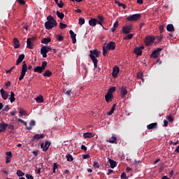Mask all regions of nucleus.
I'll use <instances>...</instances> for the list:
<instances>
[{"label":"nucleus","instance_id":"nucleus-1","mask_svg":"<svg viewBox=\"0 0 179 179\" xmlns=\"http://www.w3.org/2000/svg\"><path fill=\"white\" fill-rule=\"evenodd\" d=\"M47 22H45V27L47 30H51L53 27H55L58 24L57 20L54 19V17L49 15L47 17Z\"/></svg>","mask_w":179,"mask_h":179},{"label":"nucleus","instance_id":"nucleus-3","mask_svg":"<svg viewBox=\"0 0 179 179\" xmlns=\"http://www.w3.org/2000/svg\"><path fill=\"white\" fill-rule=\"evenodd\" d=\"M142 17V14H134L131 15H129L127 17V20L128 22H136L137 20H139Z\"/></svg>","mask_w":179,"mask_h":179},{"label":"nucleus","instance_id":"nucleus-37","mask_svg":"<svg viewBox=\"0 0 179 179\" xmlns=\"http://www.w3.org/2000/svg\"><path fill=\"white\" fill-rule=\"evenodd\" d=\"M56 39L57 41H64V36L59 34L56 35Z\"/></svg>","mask_w":179,"mask_h":179},{"label":"nucleus","instance_id":"nucleus-2","mask_svg":"<svg viewBox=\"0 0 179 179\" xmlns=\"http://www.w3.org/2000/svg\"><path fill=\"white\" fill-rule=\"evenodd\" d=\"M100 55V52L97 50H90V58H91L93 64H94V68H97V63L99 62V60H97V58H99Z\"/></svg>","mask_w":179,"mask_h":179},{"label":"nucleus","instance_id":"nucleus-52","mask_svg":"<svg viewBox=\"0 0 179 179\" xmlns=\"http://www.w3.org/2000/svg\"><path fill=\"white\" fill-rule=\"evenodd\" d=\"M6 157H8V159H10L13 157L12 152L10 151L6 152Z\"/></svg>","mask_w":179,"mask_h":179},{"label":"nucleus","instance_id":"nucleus-55","mask_svg":"<svg viewBox=\"0 0 179 179\" xmlns=\"http://www.w3.org/2000/svg\"><path fill=\"white\" fill-rule=\"evenodd\" d=\"M2 111H4L5 113H8L9 111V105H6L3 109Z\"/></svg>","mask_w":179,"mask_h":179},{"label":"nucleus","instance_id":"nucleus-44","mask_svg":"<svg viewBox=\"0 0 179 179\" xmlns=\"http://www.w3.org/2000/svg\"><path fill=\"white\" fill-rule=\"evenodd\" d=\"M20 114L21 115H27V112L24 110L23 108H20Z\"/></svg>","mask_w":179,"mask_h":179},{"label":"nucleus","instance_id":"nucleus-54","mask_svg":"<svg viewBox=\"0 0 179 179\" xmlns=\"http://www.w3.org/2000/svg\"><path fill=\"white\" fill-rule=\"evenodd\" d=\"M121 179H127L128 178L127 177V173L125 172H123L121 176H120Z\"/></svg>","mask_w":179,"mask_h":179},{"label":"nucleus","instance_id":"nucleus-28","mask_svg":"<svg viewBox=\"0 0 179 179\" xmlns=\"http://www.w3.org/2000/svg\"><path fill=\"white\" fill-rule=\"evenodd\" d=\"M166 30L168 31H171L173 32L174 31V25H173L172 24H169L166 26Z\"/></svg>","mask_w":179,"mask_h":179},{"label":"nucleus","instance_id":"nucleus-16","mask_svg":"<svg viewBox=\"0 0 179 179\" xmlns=\"http://www.w3.org/2000/svg\"><path fill=\"white\" fill-rule=\"evenodd\" d=\"M34 47V43L30 41V39L27 40V48H29V50H33Z\"/></svg>","mask_w":179,"mask_h":179},{"label":"nucleus","instance_id":"nucleus-42","mask_svg":"<svg viewBox=\"0 0 179 179\" xmlns=\"http://www.w3.org/2000/svg\"><path fill=\"white\" fill-rule=\"evenodd\" d=\"M68 27V25L66 24H64L62 22L59 23V28L64 30V29H66Z\"/></svg>","mask_w":179,"mask_h":179},{"label":"nucleus","instance_id":"nucleus-10","mask_svg":"<svg viewBox=\"0 0 179 179\" xmlns=\"http://www.w3.org/2000/svg\"><path fill=\"white\" fill-rule=\"evenodd\" d=\"M6 128H8V124L4 122L0 123V134L2 132H5L6 131Z\"/></svg>","mask_w":179,"mask_h":179},{"label":"nucleus","instance_id":"nucleus-50","mask_svg":"<svg viewBox=\"0 0 179 179\" xmlns=\"http://www.w3.org/2000/svg\"><path fill=\"white\" fill-rule=\"evenodd\" d=\"M57 6H59V8H64V5H65V4L62 1V0H60L59 2H58V4H57Z\"/></svg>","mask_w":179,"mask_h":179},{"label":"nucleus","instance_id":"nucleus-35","mask_svg":"<svg viewBox=\"0 0 179 179\" xmlns=\"http://www.w3.org/2000/svg\"><path fill=\"white\" fill-rule=\"evenodd\" d=\"M10 103H13L16 99L15 98V93L13 92H10V97L9 98Z\"/></svg>","mask_w":179,"mask_h":179},{"label":"nucleus","instance_id":"nucleus-46","mask_svg":"<svg viewBox=\"0 0 179 179\" xmlns=\"http://www.w3.org/2000/svg\"><path fill=\"white\" fill-rule=\"evenodd\" d=\"M97 19H98V20H99V22H101L102 23H104V17H103L102 15H99L97 16Z\"/></svg>","mask_w":179,"mask_h":179},{"label":"nucleus","instance_id":"nucleus-6","mask_svg":"<svg viewBox=\"0 0 179 179\" xmlns=\"http://www.w3.org/2000/svg\"><path fill=\"white\" fill-rule=\"evenodd\" d=\"M50 146H51V142H50L49 141H46L45 142V144L43 143L41 144V149H43V152H47Z\"/></svg>","mask_w":179,"mask_h":179},{"label":"nucleus","instance_id":"nucleus-56","mask_svg":"<svg viewBox=\"0 0 179 179\" xmlns=\"http://www.w3.org/2000/svg\"><path fill=\"white\" fill-rule=\"evenodd\" d=\"M17 2L18 3H20V5H25L26 4V1H24V0H17Z\"/></svg>","mask_w":179,"mask_h":179},{"label":"nucleus","instance_id":"nucleus-31","mask_svg":"<svg viewBox=\"0 0 179 179\" xmlns=\"http://www.w3.org/2000/svg\"><path fill=\"white\" fill-rule=\"evenodd\" d=\"M41 54H48V50H47V46H43L41 48Z\"/></svg>","mask_w":179,"mask_h":179},{"label":"nucleus","instance_id":"nucleus-20","mask_svg":"<svg viewBox=\"0 0 179 179\" xmlns=\"http://www.w3.org/2000/svg\"><path fill=\"white\" fill-rule=\"evenodd\" d=\"M27 72V64H26V62L24 61L22 62V73H26Z\"/></svg>","mask_w":179,"mask_h":179},{"label":"nucleus","instance_id":"nucleus-51","mask_svg":"<svg viewBox=\"0 0 179 179\" xmlns=\"http://www.w3.org/2000/svg\"><path fill=\"white\" fill-rule=\"evenodd\" d=\"M93 166L94 167V169H99L100 167V164H99V162H94Z\"/></svg>","mask_w":179,"mask_h":179},{"label":"nucleus","instance_id":"nucleus-22","mask_svg":"<svg viewBox=\"0 0 179 179\" xmlns=\"http://www.w3.org/2000/svg\"><path fill=\"white\" fill-rule=\"evenodd\" d=\"M34 72H38V73H43V72H44V70L43 69V68L40 66H36L34 69Z\"/></svg>","mask_w":179,"mask_h":179},{"label":"nucleus","instance_id":"nucleus-64","mask_svg":"<svg viewBox=\"0 0 179 179\" xmlns=\"http://www.w3.org/2000/svg\"><path fill=\"white\" fill-rule=\"evenodd\" d=\"M157 41H159L160 43V41H162V40H163V35L157 36Z\"/></svg>","mask_w":179,"mask_h":179},{"label":"nucleus","instance_id":"nucleus-39","mask_svg":"<svg viewBox=\"0 0 179 179\" xmlns=\"http://www.w3.org/2000/svg\"><path fill=\"white\" fill-rule=\"evenodd\" d=\"M134 37L133 34H130L124 37V40H131Z\"/></svg>","mask_w":179,"mask_h":179},{"label":"nucleus","instance_id":"nucleus-19","mask_svg":"<svg viewBox=\"0 0 179 179\" xmlns=\"http://www.w3.org/2000/svg\"><path fill=\"white\" fill-rule=\"evenodd\" d=\"M36 103H44V97L43 95H38L36 99H35Z\"/></svg>","mask_w":179,"mask_h":179},{"label":"nucleus","instance_id":"nucleus-40","mask_svg":"<svg viewBox=\"0 0 179 179\" xmlns=\"http://www.w3.org/2000/svg\"><path fill=\"white\" fill-rule=\"evenodd\" d=\"M108 52V50H107V48L106 46H103V57H106L107 55Z\"/></svg>","mask_w":179,"mask_h":179},{"label":"nucleus","instance_id":"nucleus-53","mask_svg":"<svg viewBox=\"0 0 179 179\" xmlns=\"http://www.w3.org/2000/svg\"><path fill=\"white\" fill-rule=\"evenodd\" d=\"M36 170H35V173H36V174H41V169L38 168L37 166H36Z\"/></svg>","mask_w":179,"mask_h":179},{"label":"nucleus","instance_id":"nucleus-29","mask_svg":"<svg viewBox=\"0 0 179 179\" xmlns=\"http://www.w3.org/2000/svg\"><path fill=\"white\" fill-rule=\"evenodd\" d=\"M52 75V72L50 70H46L45 73L43 74V76L50 78Z\"/></svg>","mask_w":179,"mask_h":179},{"label":"nucleus","instance_id":"nucleus-18","mask_svg":"<svg viewBox=\"0 0 179 179\" xmlns=\"http://www.w3.org/2000/svg\"><path fill=\"white\" fill-rule=\"evenodd\" d=\"M24 55L22 54L20 55L17 61H16V65H19V64H20L21 62H22V61L24 59Z\"/></svg>","mask_w":179,"mask_h":179},{"label":"nucleus","instance_id":"nucleus-62","mask_svg":"<svg viewBox=\"0 0 179 179\" xmlns=\"http://www.w3.org/2000/svg\"><path fill=\"white\" fill-rule=\"evenodd\" d=\"M31 127H36V122L34 120H31L29 122Z\"/></svg>","mask_w":179,"mask_h":179},{"label":"nucleus","instance_id":"nucleus-30","mask_svg":"<svg viewBox=\"0 0 179 179\" xmlns=\"http://www.w3.org/2000/svg\"><path fill=\"white\" fill-rule=\"evenodd\" d=\"M66 159L67 162H73V157L71 154H66Z\"/></svg>","mask_w":179,"mask_h":179},{"label":"nucleus","instance_id":"nucleus-32","mask_svg":"<svg viewBox=\"0 0 179 179\" xmlns=\"http://www.w3.org/2000/svg\"><path fill=\"white\" fill-rule=\"evenodd\" d=\"M57 16L59 17V19H64L65 17V15L63 13H60L58 10L56 12Z\"/></svg>","mask_w":179,"mask_h":179},{"label":"nucleus","instance_id":"nucleus-7","mask_svg":"<svg viewBox=\"0 0 179 179\" xmlns=\"http://www.w3.org/2000/svg\"><path fill=\"white\" fill-rule=\"evenodd\" d=\"M115 42L110 41L106 45V50L108 51H113L115 50Z\"/></svg>","mask_w":179,"mask_h":179},{"label":"nucleus","instance_id":"nucleus-60","mask_svg":"<svg viewBox=\"0 0 179 179\" xmlns=\"http://www.w3.org/2000/svg\"><path fill=\"white\" fill-rule=\"evenodd\" d=\"M143 76V73L142 72H139L138 74H137V78L138 79H142V77Z\"/></svg>","mask_w":179,"mask_h":179},{"label":"nucleus","instance_id":"nucleus-23","mask_svg":"<svg viewBox=\"0 0 179 179\" xmlns=\"http://www.w3.org/2000/svg\"><path fill=\"white\" fill-rule=\"evenodd\" d=\"M13 43H14V48H19L20 47V45L19 44V40L17 38H13Z\"/></svg>","mask_w":179,"mask_h":179},{"label":"nucleus","instance_id":"nucleus-61","mask_svg":"<svg viewBox=\"0 0 179 179\" xmlns=\"http://www.w3.org/2000/svg\"><path fill=\"white\" fill-rule=\"evenodd\" d=\"M24 75H26V73L21 72L20 76V78H19V80H20H20H23V78H24Z\"/></svg>","mask_w":179,"mask_h":179},{"label":"nucleus","instance_id":"nucleus-21","mask_svg":"<svg viewBox=\"0 0 179 179\" xmlns=\"http://www.w3.org/2000/svg\"><path fill=\"white\" fill-rule=\"evenodd\" d=\"M134 52L138 56L142 55V50L139 47L136 48L134 50Z\"/></svg>","mask_w":179,"mask_h":179},{"label":"nucleus","instance_id":"nucleus-25","mask_svg":"<svg viewBox=\"0 0 179 179\" xmlns=\"http://www.w3.org/2000/svg\"><path fill=\"white\" fill-rule=\"evenodd\" d=\"M41 43H42L43 44H48V43H51V38H50V37L43 38L41 40Z\"/></svg>","mask_w":179,"mask_h":179},{"label":"nucleus","instance_id":"nucleus-58","mask_svg":"<svg viewBox=\"0 0 179 179\" xmlns=\"http://www.w3.org/2000/svg\"><path fill=\"white\" fill-rule=\"evenodd\" d=\"M115 3H116V5H117V6H119V7H122V5L124 4V3L120 2V1H118L117 0L115 1Z\"/></svg>","mask_w":179,"mask_h":179},{"label":"nucleus","instance_id":"nucleus-63","mask_svg":"<svg viewBox=\"0 0 179 179\" xmlns=\"http://www.w3.org/2000/svg\"><path fill=\"white\" fill-rule=\"evenodd\" d=\"M170 143H171V145H173L174 146H176V145H178L179 141H178V140H177L176 142H173L172 141H171Z\"/></svg>","mask_w":179,"mask_h":179},{"label":"nucleus","instance_id":"nucleus-4","mask_svg":"<svg viewBox=\"0 0 179 179\" xmlns=\"http://www.w3.org/2000/svg\"><path fill=\"white\" fill-rule=\"evenodd\" d=\"M45 137V136L43 134H35L32 139L30 141V143H32V142H37V141H39V139H44Z\"/></svg>","mask_w":179,"mask_h":179},{"label":"nucleus","instance_id":"nucleus-41","mask_svg":"<svg viewBox=\"0 0 179 179\" xmlns=\"http://www.w3.org/2000/svg\"><path fill=\"white\" fill-rule=\"evenodd\" d=\"M17 176L18 177H23V176H24V172L20 171V170H17Z\"/></svg>","mask_w":179,"mask_h":179},{"label":"nucleus","instance_id":"nucleus-24","mask_svg":"<svg viewBox=\"0 0 179 179\" xmlns=\"http://www.w3.org/2000/svg\"><path fill=\"white\" fill-rule=\"evenodd\" d=\"M108 162L110 163V168L114 169L115 167H117L115 161H114L113 159H109Z\"/></svg>","mask_w":179,"mask_h":179},{"label":"nucleus","instance_id":"nucleus-14","mask_svg":"<svg viewBox=\"0 0 179 179\" xmlns=\"http://www.w3.org/2000/svg\"><path fill=\"white\" fill-rule=\"evenodd\" d=\"M0 93L1 95V97L3 100L8 99V92L3 90V88H1L0 90Z\"/></svg>","mask_w":179,"mask_h":179},{"label":"nucleus","instance_id":"nucleus-34","mask_svg":"<svg viewBox=\"0 0 179 179\" xmlns=\"http://www.w3.org/2000/svg\"><path fill=\"white\" fill-rule=\"evenodd\" d=\"M83 137H84L85 139L87 138H93V134L89 133V132L84 133V134H83Z\"/></svg>","mask_w":179,"mask_h":179},{"label":"nucleus","instance_id":"nucleus-12","mask_svg":"<svg viewBox=\"0 0 179 179\" xmlns=\"http://www.w3.org/2000/svg\"><path fill=\"white\" fill-rule=\"evenodd\" d=\"M121 97L124 98L128 94V91L127 90V87H122L120 90Z\"/></svg>","mask_w":179,"mask_h":179},{"label":"nucleus","instance_id":"nucleus-43","mask_svg":"<svg viewBox=\"0 0 179 179\" xmlns=\"http://www.w3.org/2000/svg\"><path fill=\"white\" fill-rule=\"evenodd\" d=\"M78 24H80V26L85 24V18L80 17L78 20Z\"/></svg>","mask_w":179,"mask_h":179},{"label":"nucleus","instance_id":"nucleus-45","mask_svg":"<svg viewBox=\"0 0 179 179\" xmlns=\"http://www.w3.org/2000/svg\"><path fill=\"white\" fill-rule=\"evenodd\" d=\"M166 118L169 122H173L174 121V117H173V115H168Z\"/></svg>","mask_w":179,"mask_h":179},{"label":"nucleus","instance_id":"nucleus-38","mask_svg":"<svg viewBox=\"0 0 179 179\" xmlns=\"http://www.w3.org/2000/svg\"><path fill=\"white\" fill-rule=\"evenodd\" d=\"M47 65H48V63L46 61H44L42 62V65L41 66V67L43 71H45V67L47 66Z\"/></svg>","mask_w":179,"mask_h":179},{"label":"nucleus","instance_id":"nucleus-11","mask_svg":"<svg viewBox=\"0 0 179 179\" xmlns=\"http://www.w3.org/2000/svg\"><path fill=\"white\" fill-rule=\"evenodd\" d=\"M162 50V48H157L155 50H154L151 54L152 58H158L159 52H160Z\"/></svg>","mask_w":179,"mask_h":179},{"label":"nucleus","instance_id":"nucleus-26","mask_svg":"<svg viewBox=\"0 0 179 179\" xmlns=\"http://www.w3.org/2000/svg\"><path fill=\"white\" fill-rule=\"evenodd\" d=\"M115 107H117V104L114 103L110 110L108 113V115H113V114H114V111H115Z\"/></svg>","mask_w":179,"mask_h":179},{"label":"nucleus","instance_id":"nucleus-13","mask_svg":"<svg viewBox=\"0 0 179 179\" xmlns=\"http://www.w3.org/2000/svg\"><path fill=\"white\" fill-rule=\"evenodd\" d=\"M106 142H108L109 143L117 144V136H115V134H113L111 138H110L108 140H107Z\"/></svg>","mask_w":179,"mask_h":179},{"label":"nucleus","instance_id":"nucleus-33","mask_svg":"<svg viewBox=\"0 0 179 179\" xmlns=\"http://www.w3.org/2000/svg\"><path fill=\"white\" fill-rule=\"evenodd\" d=\"M65 92L64 94L68 96V97H71V96H72L73 94V92H72V90H65Z\"/></svg>","mask_w":179,"mask_h":179},{"label":"nucleus","instance_id":"nucleus-49","mask_svg":"<svg viewBox=\"0 0 179 179\" xmlns=\"http://www.w3.org/2000/svg\"><path fill=\"white\" fill-rule=\"evenodd\" d=\"M7 128H8V129H10V131H15V126L13 124H8Z\"/></svg>","mask_w":179,"mask_h":179},{"label":"nucleus","instance_id":"nucleus-8","mask_svg":"<svg viewBox=\"0 0 179 179\" xmlns=\"http://www.w3.org/2000/svg\"><path fill=\"white\" fill-rule=\"evenodd\" d=\"M122 30L124 34H129V33H131V30H132V26L129 25L124 27Z\"/></svg>","mask_w":179,"mask_h":179},{"label":"nucleus","instance_id":"nucleus-47","mask_svg":"<svg viewBox=\"0 0 179 179\" xmlns=\"http://www.w3.org/2000/svg\"><path fill=\"white\" fill-rule=\"evenodd\" d=\"M18 122H21V124H23L24 125V127H27V122H24V120L18 118L17 119Z\"/></svg>","mask_w":179,"mask_h":179},{"label":"nucleus","instance_id":"nucleus-17","mask_svg":"<svg viewBox=\"0 0 179 179\" xmlns=\"http://www.w3.org/2000/svg\"><path fill=\"white\" fill-rule=\"evenodd\" d=\"M113 96L111 94H107L105 95V100L107 103H109V101H111L113 99Z\"/></svg>","mask_w":179,"mask_h":179},{"label":"nucleus","instance_id":"nucleus-15","mask_svg":"<svg viewBox=\"0 0 179 179\" xmlns=\"http://www.w3.org/2000/svg\"><path fill=\"white\" fill-rule=\"evenodd\" d=\"M89 24L90 26H92V27H94L96 24H97V19L96 18H92L89 20Z\"/></svg>","mask_w":179,"mask_h":179},{"label":"nucleus","instance_id":"nucleus-48","mask_svg":"<svg viewBox=\"0 0 179 179\" xmlns=\"http://www.w3.org/2000/svg\"><path fill=\"white\" fill-rule=\"evenodd\" d=\"M69 34L71 35V38L76 37V34H75V32H73L72 30L69 31Z\"/></svg>","mask_w":179,"mask_h":179},{"label":"nucleus","instance_id":"nucleus-27","mask_svg":"<svg viewBox=\"0 0 179 179\" xmlns=\"http://www.w3.org/2000/svg\"><path fill=\"white\" fill-rule=\"evenodd\" d=\"M148 129H154V128H157V123H151L147 126Z\"/></svg>","mask_w":179,"mask_h":179},{"label":"nucleus","instance_id":"nucleus-9","mask_svg":"<svg viewBox=\"0 0 179 179\" xmlns=\"http://www.w3.org/2000/svg\"><path fill=\"white\" fill-rule=\"evenodd\" d=\"M118 73H120V67L115 66L113 68V73H112L113 78H117V76H118Z\"/></svg>","mask_w":179,"mask_h":179},{"label":"nucleus","instance_id":"nucleus-36","mask_svg":"<svg viewBox=\"0 0 179 179\" xmlns=\"http://www.w3.org/2000/svg\"><path fill=\"white\" fill-rule=\"evenodd\" d=\"M115 90H117V88L115 87H111L108 91V94H113V93H114V92H115Z\"/></svg>","mask_w":179,"mask_h":179},{"label":"nucleus","instance_id":"nucleus-5","mask_svg":"<svg viewBox=\"0 0 179 179\" xmlns=\"http://www.w3.org/2000/svg\"><path fill=\"white\" fill-rule=\"evenodd\" d=\"M155 38L154 36H148L145 37V44L147 47H149V45H150V44H152L153 43V41H155Z\"/></svg>","mask_w":179,"mask_h":179},{"label":"nucleus","instance_id":"nucleus-57","mask_svg":"<svg viewBox=\"0 0 179 179\" xmlns=\"http://www.w3.org/2000/svg\"><path fill=\"white\" fill-rule=\"evenodd\" d=\"M36 39L37 38H36V36H32L31 38H27V40H29V41H31L32 43H34V41H36Z\"/></svg>","mask_w":179,"mask_h":179},{"label":"nucleus","instance_id":"nucleus-59","mask_svg":"<svg viewBox=\"0 0 179 179\" xmlns=\"http://www.w3.org/2000/svg\"><path fill=\"white\" fill-rule=\"evenodd\" d=\"M25 177H26V178H27V179H34V178L33 177V176H31V175H30V174H28V173H27V174L25 175Z\"/></svg>","mask_w":179,"mask_h":179}]
</instances>
